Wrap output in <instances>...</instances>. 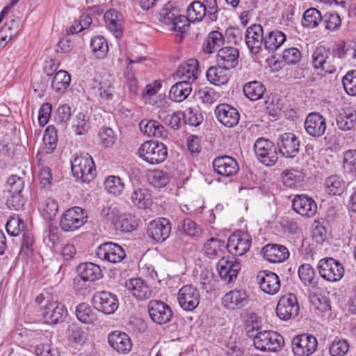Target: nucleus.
Masks as SVG:
<instances>
[{
    "label": "nucleus",
    "mask_w": 356,
    "mask_h": 356,
    "mask_svg": "<svg viewBox=\"0 0 356 356\" xmlns=\"http://www.w3.org/2000/svg\"><path fill=\"white\" fill-rule=\"evenodd\" d=\"M213 167L216 172L224 177L234 176L239 170L237 161L229 156L216 158L213 161Z\"/></svg>",
    "instance_id": "b1692460"
},
{
    "label": "nucleus",
    "mask_w": 356,
    "mask_h": 356,
    "mask_svg": "<svg viewBox=\"0 0 356 356\" xmlns=\"http://www.w3.org/2000/svg\"><path fill=\"white\" fill-rule=\"evenodd\" d=\"M254 150L257 159L265 165H273L277 161L275 145L268 139L258 138L254 143Z\"/></svg>",
    "instance_id": "423d86ee"
},
{
    "label": "nucleus",
    "mask_w": 356,
    "mask_h": 356,
    "mask_svg": "<svg viewBox=\"0 0 356 356\" xmlns=\"http://www.w3.org/2000/svg\"><path fill=\"white\" fill-rule=\"evenodd\" d=\"M320 275L331 282L339 281L344 275V268L338 260L332 257L321 259L318 264Z\"/></svg>",
    "instance_id": "39448f33"
},
{
    "label": "nucleus",
    "mask_w": 356,
    "mask_h": 356,
    "mask_svg": "<svg viewBox=\"0 0 356 356\" xmlns=\"http://www.w3.org/2000/svg\"><path fill=\"white\" fill-rule=\"evenodd\" d=\"M24 186V182L21 177L17 175H12L7 180L6 190L8 194L21 193Z\"/></svg>",
    "instance_id": "680f3d73"
},
{
    "label": "nucleus",
    "mask_w": 356,
    "mask_h": 356,
    "mask_svg": "<svg viewBox=\"0 0 356 356\" xmlns=\"http://www.w3.org/2000/svg\"><path fill=\"white\" fill-rule=\"evenodd\" d=\"M251 243L252 238L248 234L236 231L229 237L227 248L232 255L242 256L249 250Z\"/></svg>",
    "instance_id": "1a4fd4ad"
},
{
    "label": "nucleus",
    "mask_w": 356,
    "mask_h": 356,
    "mask_svg": "<svg viewBox=\"0 0 356 356\" xmlns=\"http://www.w3.org/2000/svg\"><path fill=\"white\" fill-rule=\"evenodd\" d=\"M292 207L297 213L306 217L314 216L317 211V204L315 201L305 195L295 196Z\"/></svg>",
    "instance_id": "5701e85b"
},
{
    "label": "nucleus",
    "mask_w": 356,
    "mask_h": 356,
    "mask_svg": "<svg viewBox=\"0 0 356 356\" xmlns=\"http://www.w3.org/2000/svg\"><path fill=\"white\" fill-rule=\"evenodd\" d=\"M326 128V119L319 113H309L305 120V129L312 137L320 138L325 134Z\"/></svg>",
    "instance_id": "f3484780"
},
{
    "label": "nucleus",
    "mask_w": 356,
    "mask_h": 356,
    "mask_svg": "<svg viewBox=\"0 0 356 356\" xmlns=\"http://www.w3.org/2000/svg\"><path fill=\"white\" fill-rule=\"evenodd\" d=\"M95 309L105 314H113L118 308L119 303L117 296L108 291H97L93 296Z\"/></svg>",
    "instance_id": "9b49d317"
},
{
    "label": "nucleus",
    "mask_w": 356,
    "mask_h": 356,
    "mask_svg": "<svg viewBox=\"0 0 356 356\" xmlns=\"http://www.w3.org/2000/svg\"><path fill=\"white\" fill-rule=\"evenodd\" d=\"M86 211L79 207L67 209L60 220V227L64 232H73L82 227L86 222Z\"/></svg>",
    "instance_id": "20e7f679"
},
{
    "label": "nucleus",
    "mask_w": 356,
    "mask_h": 356,
    "mask_svg": "<svg viewBox=\"0 0 356 356\" xmlns=\"http://www.w3.org/2000/svg\"><path fill=\"white\" fill-rule=\"evenodd\" d=\"M224 42L225 39L220 32L218 31H211L208 34L203 44V51L209 54H213L216 51H218L224 44Z\"/></svg>",
    "instance_id": "4c0bfd02"
},
{
    "label": "nucleus",
    "mask_w": 356,
    "mask_h": 356,
    "mask_svg": "<svg viewBox=\"0 0 356 356\" xmlns=\"http://www.w3.org/2000/svg\"><path fill=\"white\" fill-rule=\"evenodd\" d=\"M72 115L71 108L67 104L58 107L55 113V121L58 124L65 126Z\"/></svg>",
    "instance_id": "0e129e2a"
},
{
    "label": "nucleus",
    "mask_w": 356,
    "mask_h": 356,
    "mask_svg": "<svg viewBox=\"0 0 356 356\" xmlns=\"http://www.w3.org/2000/svg\"><path fill=\"white\" fill-rule=\"evenodd\" d=\"M105 188L110 194L115 196L120 195L124 188L122 179L117 176H109L104 181Z\"/></svg>",
    "instance_id": "3c124183"
},
{
    "label": "nucleus",
    "mask_w": 356,
    "mask_h": 356,
    "mask_svg": "<svg viewBox=\"0 0 356 356\" xmlns=\"http://www.w3.org/2000/svg\"><path fill=\"white\" fill-rule=\"evenodd\" d=\"M77 270L83 281L94 282L102 276L100 267L91 262L81 264Z\"/></svg>",
    "instance_id": "72a5a7b5"
},
{
    "label": "nucleus",
    "mask_w": 356,
    "mask_h": 356,
    "mask_svg": "<svg viewBox=\"0 0 356 356\" xmlns=\"http://www.w3.org/2000/svg\"><path fill=\"white\" fill-rule=\"evenodd\" d=\"M239 51L232 47H225L218 49L216 62L218 65L228 69L234 68L238 63Z\"/></svg>",
    "instance_id": "cd10ccee"
},
{
    "label": "nucleus",
    "mask_w": 356,
    "mask_h": 356,
    "mask_svg": "<svg viewBox=\"0 0 356 356\" xmlns=\"http://www.w3.org/2000/svg\"><path fill=\"white\" fill-rule=\"evenodd\" d=\"M179 14V10L177 8H174L172 4L168 3L160 11L159 20L162 23L170 26Z\"/></svg>",
    "instance_id": "bf43d9fd"
},
{
    "label": "nucleus",
    "mask_w": 356,
    "mask_h": 356,
    "mask_svg": "<svg viewBox=\"0 0 356 356\" xmlns=\"http://www.w3.org/2000/svg\"><path fill=\"white\" fill-rule=\"evenodd\" d=\"M343 168L346 173L356 176V150L349 149L344 152Z\"/></svg>",
    "instance_id": "5fc2aeb1"
},
{
    "label": "nucleus",
    "mask_w": 356,
    "mask_h": 356,
    "mask_svg": "<svg viewBox=\"0 0 356 356\" xmlns=\"http://www.w3.org/2000/svg\"><path fill=\"white\" fill-rule=\"evenodd\" d=\"M72 127L76 135L85 134L90 129L89 118L85 113L78 112L72 119Z\"/></svg>",
    "instance_id": "a18cd8bd"
},
{
    "label": "nucleus",
    "mask_w": 356,
    "mask_h": 356,
    "mask_svg": "<svg viewBox=\"0 0 356 356\" xmlns=\"http://www.w3.org/2000/svg\"><path fill=\"white\" fill-rule=\"evenodd\" d=\"M96 254L100 259L113 264L120 263L126 256L122 247L113 242L101 244L96 250Z\"/></svg>",
    "instance_id": "9d476101"
},
{
    "label": "nucleus",
    "mask_w": 356,
    "mask_h": 356,
    "mask_svg": "<svg viewBox=\"0 0 356 356\" xmlns=\"http://www.w3.org/2000/svg\"><path fill=\"white\" fill-rule=\"evenodd\" d=\"M139 128L144 135L164 139L168 136V131L159 122L153 120H143L139 123Z\"/></svg>",
    "instance_id": "c756f323"
},
{
    "label": "nucleus",
    "mask_w": 356,
    "mask_h": 356,
    "mask_svg": "<svg viewBox=\"0 0 356 356\" xmlns=\"http://www.w3.org/2000/svg\"><path fill=\"white\" fill-rule=\"evenodd\" d=\"M120 211L115 204L104 207L100 211V217L107 222H111L115 225Z\"/></svg>",
    "instance_id": "e2e57ef3"
},
{
    "label": "nucleus",
    "mask_w": 356,
    "mask_h": 356,
    "mask_svg": "<svg viewBox=\"0 0 356 356\" xmlns=\"http://www.w3.org/2000/svg\"><path fill=\"white\" fill-rule=\"evenodd\" d=\"M265 91V86L257 81L246 83L243 86L244 95L252 101L261 99Z\"/></svg>",
    "instance_id": "79ce46f5"
},
{
    "label": "nucleus",
    "mask_w": 356,
    "mask_h": 356,
    "mask_svg": "<svg viewBox=\"0 0 356 356\" xmlns=\"http://www.w3.org/2000/svg\"><path fill=\"white\" fill-rule=\"evenodd\" d=\"M171 223L165 218H158L152 220L147 226V234L155 242H163L170 236Z\"/></svg>",
    "instance_id": "f8f14e48"
},
{
    "label": "nucleus",
    "mask_w": 356,
    "mask_h": 356,
    "mask_svg": "<svg viewBox=\"0 0 356 356\" xmlns=\"http://www.w3.org/2000/svg\"><path fill=\"white\" fill-rule=\"evenodd\" d=\"M149 181L155 187H163L169 182L168 174L164 171L156 170L148 175Z\"/></svg>",
    "instance_id": "052dcab7"
},
{
    "label": "nucleus",
    "mask_w": 356,
    "mask_h": 356,
    "mask_svg": "<svg viewBox=\"0 0 356 356\" xmlns=\"http://www.w3.org/2000/svg\"><path fill=\"white\" fill-rule=\"evenodd\" d=\"M286 38V35L282 31L273 30L265 36L264 47L269 51H275L285 42Z\"/></svg>",
    "instance_id": "58836bf2"
},
{
    "label": "nucleus",
    "mask_w": 356,
    "mask_h": 356,
    "mask_svg": "<svg viewBox=\"0 0 356 356\" xmlns=\"http://www.w3.org/2000/svg\"><path fill=\"white\" fill-rule=\"evenodd\" d=\"M207 80L216 86L227 83L230 79L229 69L218 65L210 67L206 73Z\"/></svg>",
    "instance_id": "2f4dec72"
},
{
    "label": "nucleus",
    "mask_w": 356,
    "mask_h": 356,
    "mask_svg": "<svg viewBox=\"0 0 356 356\" xmlns=\"http://www.w3.org/2000/svg\"><path fill=\"white\" fill-rule=\"evenodd\" d=\"M71 77L70 74L65 70L58 71L51 81V88L56 92L65 90L70 86Z\"/></svg>",
    "instance_id": "37998d69"
},
{
    "label": "nucleus",
    "mask_w": 356,
    "mask_h": 356,
    "mask_svg": "<svg viewBox=\"0 0 356 356\" xmlns=\"http://www.w3.org/2000/svg\"><path fill=\"white\" fill-rule=\"evenodd\" d=\"M241 269L235 258L222 257L217 263V270L221 280L226 284L236 280Z\"/></svg>",
    "instance_id": "2eb2a0df"
},
{
    "label": "nucleus",
    "mask_w": 356,
    "mask_h": 356,
    "mask_svg": "<svg viewBox=\"0 0 356 356\" xmlns=\"http://www.w3.org/2000/svg\"><path fill=\"white\" fill-rule=\"evenodd\" d=\"M130 198L138 208L145 209L151 203V195L145 188H136L131 193Z\"/></svg>",
    "instance_id": "de8ad7c7"
},
{
    "label": "nucleus",
    "mask_w": 356,
    "mask_h": 356,
    "mask_svg": "<svg viewBox=\"0 0 356 356\" xmlns=\"http://www.w3.org/2000/svg\"><path fill=\"white\" fill-rule=\"evenodd\" d=\"M257 280L261 290L267 294L274 295L280 289V278L273 272L260 271L257 274Z\"/></svg>",
    "instance_id": "aec40b11"
},
{
    "label": "nucleus",
    "mask_w": 356,
    "mask_h": 356,
    "mask_svg": "<svg viewBox=\"0 0 356 356\" xmlns=\"http://www.w3.org/2000/svg\"><path fill=\"white\" fill-rule=\"evenodd\" d=\"M347 184L343 179L337 175L327 177L324 182L325 191L330 195H341L347 188Z\"/></svg>",
    "instance_id": "473e14b6"
},
{
    "label": "nucleus",
    "mask_w": 356,
    "mask_h": 356,
    "mask_svg": "<svg viewBox=\"0 0 356 356\" xmlns=\"http://www.w3.org/2000/svg\"><path fill=\"white\" fill-rule=\"evenodd\" d=\"M138 226L135 216L129 213H120L115 222V229L122 232H131Z\"/></svg>",
    "instance_id": "a19ab883"
},
{
    "label": "nucleus",
    "mask_w": 356,
    "mask_h": 356,
    "mask_svg": "<svg viewBox=\"0 0 356 356\" xmlns=\"http://www.w3.org/2000/svg\"><path fill=\"white\" fill-rule=\"evenodd\" d=\"M333 59L327 49L323 47H319L312 54V63L315 69L331 74L336 70L335 67L332 65Z\"/></svg>",
    "instance_id": "412c9836"
},
{
    "label": "nucleus",
    "mask_w": 356,
    "mask_h": 356,
    "mask_svg": "<svg viewBox=\"0 0 356 356\" xmlns=\"http://www.w3.org/2000/svg\"><path fill=\"white\" fill-rule=\"evenodd\" d=\"M323 20L327 30L335 31L341 27V19L337 13L325 14Z\"/></svg>",
    "instance_id": "69168bd1"
},
{
    "label": "nucleus",
    "mask_w": 356,
    "mask_h": 356,
    "mask_svg": "<svg viewBox=\"0 0 356 356\" xmlns=\"http://www.w3.org/2000/svg\"><path fill=\"white\" fill-rule=\"evenodd\" d=\"M138 152L140 158L152 165L162 163L168 155L167 148L163 143L152 140L143 143Z\"/></svg>",
    "instance_id": "f03ea898"
},
{
    "label": "nucleus",
    "mask_w": 356,
    "mask_h": 356,
    "mask_svg": "<svg viewBox=\"0 0 356 356\" xmlns=\"http://www.w3.org/2000/svg\"><path fill=\"white\" fill-rule=\"evenodd\" d=\"M224 248L225 243L223 241L212 237L205 242L203 250L209 258L213 259L223 252Z\"/></svg>",
    "instance_id": "ea45409f"
},
{
    "label": "nucleus",
    "mask_w": 356,
    "mask_h": 356,
    "mask_svg": "<svg viewBox=\"0 0 356 356\" xmlns=\"http://www.w3.org/2000/svg\"><path fill=\"white\" fill-rule=\"evenodd\" d=\"M108 342L118 353L127 354L132 348V342L129 335L120 331L110 333L108 336Z\"/></svg>",
    "instance_id": "a878e982"
},
{
    "label": "nucleus",
    "mask_w": 356,
    "mask_h": 356,
    "mask_svg": "<svg viewBox=\"0 0 356 356\" xmlns=\"http://www.w3.org/2000/svg\"><path fill=\"white\" fill-rule=\"evenodd\" d=\"M57 131L54 126L49 125L46 129L43 136L44 150L47 154L53 152L57 145Z\"/></svg>",
    "instance_id": "09e8293b"
},
{
    "label": "nucleus",
    "mask_w": 356,
    "mask_h": 356,
    "mask_svg": "<svg viewBox=\"0 0 356 356\" xmlns=\"http://www.w3.org/2000/svg\"><path fill=\"white\" fill-rule=\"evenodd\" d=\"M161 83L157 81H154V83L146 86L142 92V99L145 104L150 105L155 104V97H156V94L161 88Z\"/></svg>",
    "instance_id": "4d7b16f0"
},
{
    "label": "nucleus",
    "mask_w": 356,
    "mask_h": 356,
    "mask_svg": "<svg viewBox=\"0 0 356 356\" xmlns=\"http://www.w3.org/2000/svg\"><path fill=\"white\" fill-rule=\"evenodd\" d=\"M192 91V84L189 82L180 81L174 84L169 92L170 99L176 102H181L186 99Z\"/></svg>",
    "instance_id": "c9c22d12"
},
{
    "label": "nucleus",
    "mask_w": 356,
    "mask_h": 356,
    "mask_svg": "<svg viewBox=\"0 0 356 356\" xmlns=\"http://www.w3.org/2000/svg\"><path fill=\"white\" fill-rule=\"evenodd\" d=\"M337 125L342 131H349L356 125V111L352 108L343 110L336 118Z\"/></svg>",
    "instance_id": "f704fd0d"
},
{
    "label": "nucleus",
    "mask_w": 356,
    "mask_h": 356,
    "mask_svg": "<svg viewBox=\"0 0 356 356\" xmlns=\"http://www.w3.org/2000/svg\"><path fill=\"white\" fill-rule=\"evenodd\" d=\"M280 153L286 158H294L300 152V141L293 133H284L277 142Z\"/></svg>",
    "instance_id": "ddd939ff"
},
{
    "label": "nucleus",
    "mask_w": 356,
    "mask_h": 356,
    "mask_svg": "<svg viewBox=\"0 0 356 356\" xmlns=\"http://www.w3.org/2000/svg\"><path fill=\"white\" fill-rule=\"evenodd\" d=\"M206 13V6L199 1H194L187 8V16L191 22L202 21Z\"/></svg>",
    "instance_id": "c03bdc74"
},
{
    "label": "nucleus",
    "mask_w": 356,
    "mask_h": 356,
    "mask_svg": "<svg viewBox=\"0 0 356 356\" xmlns=\"http://www.w3.org/2000/svg\"><path fill=\"white\" fill-rule=\"evenodd\" d=\"M300 309L297 298L293 293H289L282 296L276 307L277 316L283 321H287L296 316Z\"/></svg>",
    "instance_id": "6e6552de"
},
{
    "label": "nucleus",
    "mask_w": 356,
    "mask_h": 356,
    "mask_svg": "<svg viewBox=\"0 0 356 356\" xmlns=\"http://www.w3.org/2000/svg\"><path fill=\"white\" fill-rule=\"evenodd\" d=\"M198 74V61L195 58H191L179 66L175 76L183 81L192 84L197 79Z\"/></svg>",
    "instance_id": "393cba45"
},
{
    "label": "nucleus",
    "mask_w": 356,
    "mask_h": 356,
    "mask_svg": "<svg viewBox=\"0 0 356 356\" xmlns=\"http://www.w3.org/2000/svg\"><path fill=\"white\" fill-rule=\"evenodd\" d=\"M177 300L184 310L193 311L200 303V292L192 285H185L179 290Z\"/></svg>",
    "instance_id": "4468645a"
},
{
    "label": "nucleus",
    "mask_w": 356,
    "mask_h": 356,
    "mask_svg": "<svg viewBox=\"0 0 356 356\" xmlns=\"http://www.w3.org/2000/svg\"><path fill=\"white\" fill-rule=\"evenodd\" d=\"M316 338L309 334H302L294 337L291 341L292 351L295 356H310L316 350Z\"/></svg>",
    "instance_id": "0eeeda50"
},
{
    "label": "nucleus",
    "mask_w": 356,
    "mask_h": 356,
    "mask_svg": "<svg viewBox=\"0 0 356 356\" xmlns=\"http://www.w3.org/2000/svg\"><path fill=\"white\" fill-rule=\"evenodd\" d=\"M298 276L305 286H314L316 282V273L310 264H302L298 268Z\"/></svg>",
    "instance_id": "8fccbe9b"
},
{
    "label": "nucleus",
    "mask_w": 356,
    "mask_h": 356,
    "mask_svg": "<svg viewBox=\"0 0 356 356\" xmlns=\"http://www.w3.org/2000/svg\"><path fill=\"white\" fill-rule=\"evenodd\" d=\"M346 92L350 96H356V70L348 71L342 79Z\"/></svg>",
    "instance_id": "13d9d810"
},
{
    "label": "nucleus",
    "mask_w": 356,
    "mask_h": 356,
    "mask_svg": "<svg viewBox=\"0 0 356 356\" xmlns=\"http://www.w3.org/2000/svg\"><path fill=\"white\" fill-rule=\"evenodd\" d=\"M197 97L203 103L211 104L217 100L218 98V94L211 88L204 87L199 89L197 92Z\"/></svg>",
    "instance_id": "338daca9"
},
{
    "label": "nucleus",
    "mask_w": 356,
    "mask_h": 356,
    "mask_svg": "<svg viewBox=\"0 0 356 356\" xmlns=\"http://www.w3.org/2000/svg\"><path fill=\"white\" fill-rule=\"evenodd\" d=\"M73 175L82 182H90L95 176V163L88 154L76 156L71 162Z\"/></svg>",
    "instance_id": "f257e3e1"
},
{
    "label": "nucleus",
    "mask_w": 356,
    "mask_h": 356,
    "mask_svg": "<svg viewBox=\"0 0 356 356\" xmlns=\"http://www.w3.org/2000/svg\"><path fill=\"white\" fill-rule=\"evenodd\" d=\"M265 259L271 263H280L289 256L288 249L282 245L268 244L262 249Z\"/></svg>",
    "instance_id": "c85d7f7f"
},
{
    "label": "nucleus",
    "mask_w": 356,
    "mask_h": 356,
    "mask_svg": "<svg viewBox=\"0 0 356 356\" xmlns=\"http://www.w3.org/2000/svg\"><path fill=\"white\" fill-rule=\"evenodd\" d=\"M147 308L151 319L157 324H165L172 318L173 313L171 308L164 302L151 300Z\"/></svg>",
    "instance_id": "dca6fc26"
},
{
    "label": "nucleus",
    "mask_w": 356,
    "mask_h": 356,
    "mask_svg": "<svg viewBox=\"0 0 356 356\" xmlns=\"http://www.w3.org/2000/svg\"><path fill=\"white\" fill-rule=\"evenodd\" d=\"M215 114L218 122L227 127H234L239 122L238 111L234 107L227 104L218 105L215 108Z\"/></svg>",
    "instance_id": "a211bd4d"
},
{
    "label": "nucleus",
    "mask_w": 356,
    "mask_h": 356,
    "mask_svg": "<svg viewBox=\"0 0 356 356\" xmlns=\"http://www.w3.org/2000/svg\"><path fill=\"white\" fill-rule=\"evenodd\" d=\"M302 179V172L298 170L291 169L285 170L282 174L283 184L287 187L296 186Z\"/></svg>",
    "instance_id": "6e6d98bb"
},
{
    "label": "nucleus",
    "mask_w": 356,
    "mask_h": 356,
    "mask_svg": "<svg viewBox=\"0 0 356 356\" xmlns=\"http://www.w3.org/2000/svg\"><path fill=\"white\" fill-rule=\"evenodd\" d=\"M264 30L260 24H253L248 27L245 31V40L250 49L253 54H257L264 44Z\"/></svg>",
    "instance_id": "6ab92c4d"
},
{
    "label": "nucleus",
    "mask_w": 356,
    "mask_h": 356,
    "mask_svg": "<svg viewBox=\"0 0 356 356\" xmlns=\"http://www.w3.org/2000/svg\"><path fill=\"white\" fill-rule=\"evenodd\" d=\"M78 320L85 324H92L98 318L97 312L88 303L78 305L75 311Z\"/></svg>",
    "instance_id": "e433bc0d"
},
{
    "label": "nucleus",
    "mask_w": 356,
    "mask_h": 356,
    "mask_svg": "<svg viewBox=\"0 0 356 356\" xmlns=\"http://www.w3.org/2000/svg\"><path fill=\"white\" fill-rule=\"evenodd\" d=\"M253 342L257 349L269 352H277L284 344L282 336L271 330L258 332L254 336Z\"/></svg>",
    "instance_id": "7ed1b4c3"
},
{
    "label": "nucleus",
    "mask_w": 356,
    "mask_h": 356,
    "mask_svg": "<svg viewBox=\"0 0 356 356\" xmlns=\"http://www.w3.org/2000/svg\"><path fill=\"white\" fill-rule=\"evenodd\" d=\"M349 350V344L346 340H334L330 347V353L332 356H343Z\"/></svg>",
    "instance_id": "774afa93"
},
{
    "label": "nucleus",
    "mask_w": 356,
    "mask_h": 356,
    "mask_svg": "<svg viewBox=\"0 0 356 356\" xmlns=\"http://www.w3.org/2000/svg\"><path fill=\"white\" fill-rule=\"evenodd\" d=\"M247 302V295L243 290H233L222 298L223 306L228 309H236L243 307Z\"/></svg>",
    "instance_id": "7c9ffc66"
},
{
    "label": "nucleus",
    "mask_w": 356,
    "mask_h": 356,
    "mask_svg": "<svg viewBox=\"0 0 356 356\" xmlns=\"http://www.w3.org/2000/svg\"><path fill=\"white\" fill-rule=\"evenodd\" d=\"M90 47L98 58H103L108 51L106 40L103 36L97 35L91 39Z\"/></svg>",
    "instance_id": "603ef678"
},
{
    "label": "nucleus",
    "mask_w": 356,
    "mask_h": 356,
    "mask_svg": "<svg viewBox=\"0 0 356 356\" xmlns=\"http://www.w3.org/2000/svg\"><path fill=\"white\" fill-rule=\"evenodd\" d=\"M125 287L131 295L139 300L150 298V287L140 278H131L125 283Z\"/></svg>",
    "instance_id": "bb28decb"
},
{
    "label": "nucleus",
    "mask_w": 356,
    "mask_h": 356,
    "mask_svg": "<svg viewBox=\"0 0 356 356\" xmlns=\"http://www.w3.org/2000/svg\"><path fill=\"white\" fill-rule=\"evenodd\" d=\"M182 117L185 124L193 127L199 126L203 121V116L197 108H187L182 113Z\"/></svg>",
    "instance_id": "864d4df0"
},
{
    "label": "nucleus",
    "mask_w": 356,
    "mask_h": 356,
    "mask_svg": "<svg viewBox=\"0 0 356 356\" xmlns=\"http://www.w3.org/2000/svg\"><path fill=\"white\" fill-rule=\"evenodd\" d=\"M323 20L321 13L314 8L307 9L303 14L302 24L304 27L314 29Z\"/></svg>",
    "instance_id": "49530a36"
},
{
    "label": "nucleus",
    "mask_w": 356,
    "mask_h": 356,
    "mask_svg": "<svg viewBox=\"0 0 356 356\" xmlns=\"http://www.w3.org/2000/svg\"><path fill=\"white\" fill-rule=\"evenodd\" d=\"M67 314V312L65 305L58 302H51L46 305L42 312L44 321L49 324L63 322Z\"/></svg>",
    "instance_id": "4be33fe9"
}]
</instances>
